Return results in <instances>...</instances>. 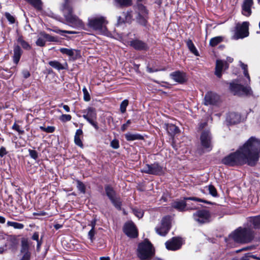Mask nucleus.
I'll return each mask as SVG.
<instances>
[{
    "instance_id": "obj_19",
    "label": "nucleus",
    "mask_w": 260,
    "mask_h": 260,
    "mask_svg": "<svg viewBox=\"0 0 260 260\" xmlns=\"http://www.w3.org/2000/svg\"><path fill=\"white\" fill-rule=\"evenodd\" d=\"M219 99L218 95L212 92H208L205 96L204 104L207 106L215 105Z\"/></svg>"
},
{
    "instance_id": "obj_17",
    "label": "nucleus",
    "mask_w": 260,
    "mask_h": 260,
    "mask_svg": "<svg viewBox=\"0 0 260 260\" xmlns=\"http://www.w3.org/2000/svg\"><path fill=\"white\" fill-rule=\"evenodd\" d=\"M254 5L253 0H244L242 6V14L246 16L249 17L252 14L251 9Z\"/></svg>"
},
{
    "instance_id": "obj_20",
    "label": "nucleus",
    "mask_w": 260,
    "mask_h": 260,
    "mask_svg": "<svg viewBox=\"0 0 260 260\" xmlns=\"http://www.w3.org/2000/svg\"><path fill=\"white\" fill-rule=\"evenodd\" d=\"M229 68V64L225 61L217 60L215 74L219 78L221 77V72Z\"/></svg>"
},
{
    "instance_id": "obj_33",
    "label": "nucleus",
    "mask_w": 260,
    "mask_h": 260,
    "mask_svg": "<svg viewBox=\"0 0 260 260\" xmlns=\"http://www.w3.org/2000/svg\"><path fill=\"white\" fill-rule=\"evenodd\" d=\"M29 245L27 241H23L21 243V252L24 253L23 255H25L26 254L28 255L29 258H30V254L28 251Z\"/></svg>"
},
{
    "instance_id": "obj_29",
    "label": "nucleus",
    "mask_w": 260,
    "mask_h": 260,
    "mask_svg": "<svg viewBox=\"0 0 260 260\" xmlns=\"http://www.w3.org/2000/svg\"><path fill=\"white\" fill-rule=\"evenodd\" d=\"M131 4V0H114V5L119 8L127 7Z\"/></svg>"
},
{
    "instance_id": "obj_3",
    "label": "nucleus",
    "mask_w": 260,
    "mask_h": 260,
    "mask_svg": "<svg viewBox=\"0 0 260 260\" xmlns=\"http://www.w3.org/2000/svg\"><path fill=\"white\" fill-rule=\"evenodd\" d=\"M234 241L239 243H248L254 238V231L250 227H239L230 235Z\"/></svg>"
},
{
    "instance_id": "obj_44",
    "label": "nucleus",
    "mask_w": 260,
    "mask_h": 260,
    "mask_svg": "<svg viewBox=\"0 0 260 260\" xmlns=\"http://www.w3.org/2000/svg\"><path fill=\"white\" fill-rule=\"evenodd\" d=\"M128 104V101L127 100H124L123 101L120 107V111L122 113H124L126 111V109Z\"/></svg>"
},
{
    "instance_id": "obj_54",
    "label": "nucleus",
    "mask_w": 260,
    "mask_h": 260,
    "mask_svg": "<svg viewBox=\"0 0 260 260\" xmlns=\"http://www.w3.org/2000/svg\"><path fill=\"white\" fill-rule=\"evenodd\" d=\"M7 154V151L4 147H1L0 148V157H3Z\"/></svg>"
},
{
    "instance_id": "obj_15",
    "label": "nucleus",
    "mask_w": 260,
    "mask_h": 260,
    "mask_svg": "<svg viewBox=\"0 0 260 260\" xmlns=\"http://www.w3.org/2000/svg\"><path fill=\"white\" fill-rule=\"evenodd\" d=\"M182 244V239L179 237H173L165 243L166 248L173 251L179 249Z\"/></svg>"
},
{
    "instance_id": "obj_5",
    "label": "nucleus",
    "mask_w": 260,
    "mask_h": 260,
    "mask_svg": "<svg viewBox=\"0 0 260 260\" xmlns=\"http://www.w3.org/2000/svg\"><path fill=\"white\" fill-rule=\"evenodd\" d=\"M154 254L152 244L148 241L139 244L138 248V256L141 260L150 258Z\"/></svg>"
},
{
    "instance_id": "obj_63",
    "label": "nucleus",
    "mask_w": 260,
    "mask_h": 260,
    "mask_svg": "<svg viewBox=\"0 0 260 260\" xmlns=\"http://www.w3.org/2000/svg\"><path fill=\"white\" fill-rule=\"evenodd\" d=\"M6 221V219L4 217L0 216V223H4Z\"/></svg>"
},
{
    "instance_id": "obj_31",
    "label": "nucleus",
    "mask_w": 260,
    "mask_h": 260,
    "mask_svg": "<svg viewBox=\"0 0 260 260\" xmlns=\"http://www.w3.org/2000/svg\"><path fill=\"white\" fill-rule=\"evenodd\" d=\"M59 51L63 54H66L70 57H72L75 55V52L78 51L73 49L61 48L59 49Z\"/></svg>"
},
{
    "instance_id": "obj_22",
    "label": "nucleus",
    "mask_w": 260,
    "mask_h": 260,
    "mask_svg": "<svg viewBox=\"0 0 260 260\" xmlns=\"http://www.w3.org/2000/svg\"><path fill=\"white\" fill-rule=\"evenodd\" d=\"M226 121L230 124H235L240 122V116L235 112L230 113L226 116Z\"/></svg>"
},
{
    "instance_id": "obj_1",
    "label": "nucleus",
    "mask_w": 260,
    "mask_h": 260,
    "mask_svg": "<svg viewBox=\"0 0 260 260\" xmlns=\"http://www.w3.org/2000/svg\"><path fill=\"white\" fill-rule=\"evenodd\" d=\"M260 153V140L251 137L236 152L222 159L223 164L234 166L247 164L253 166L257 161Z\"/></svg>"
},
{
    "instance_id": "obj_61",
    "label": "nucleus",
    "mask_w": 260,
    "mask_h": 260,
    "mask_svg": "<svg viewBox=\"0 0 260 260\" xmlns=\"http://www.w3.org/2000/svg\"><path fill=\"white\" fill-rule=\"evenodd\" d=\"M37 248L38 250H39L40 247L42 244V241H41V240H38V241H37Z\"/></svg>"
},
{
    "instance_id": "obj_21",
    "label": "nucleus",
    "mask_w": 260,
    "mask_h": 260,
    "mask_svg": "<svg viewBox=\"0 0 260 260\" xmlns=\"http://www.w3.org/2000/svg\"><path fill=\"white\" fill-rule=\"evenodd\" d=\"M130 45L138 50H146L148 48V46L145 43L139 40H134L131 41Z\"/></svg>"
},
{
    "instance_id": "obj_56",
    "label": "nucleus",
    "mask_w": 260,
    "mask_h": 260,
    "mask_svg": "<svg viewBox=\"0 0 260 260\" xmlns=\"http://www.w3.org/2000/svg\"><path fill=\"white\" fill-rule=\"evenodd\" d=\"M59 107H62L64 110L67 112H69L70 111V109L68 105H63V104H61L60 105H59Z\"/></svg>"
},
{
    "instance_id": "obj_10",
    "label": "nucleus",
    "mask_w": 260,
    "mask_h": 260,
    "mask_svg": "<svg viewBox=\"0 0 260 260\" xmlns=\"http://www.w3.org/2000/svg\"><path fill=\"white\" fill-rule=\"evenodd\" d=\"M230 89L234 95L249 96L252 94V90L250 86L244 87L235 81L230 83Z\"/></svg>"
},
{
    "instance_id": "obj_55",
    "label": "nucleus",
    "mask_w": 260,
    "mask_h": 260,
    "mask_svg": "<svg viewBox=\"0 0 260 260\" xmlns=\"http://www.w3.org/2000/svg\"><path fill=\"white\" fill-rule=\"evenodd\" d=\"M39 235L38 232H35L32 236V239L34 240H35L36 241L39 240Z\"/></svg>"
},
{
    "instance_id": "obj_47",
    "label": "nucleus",
    "mask_w": 260,
    "mask_h": 260,
    "mask_svg": "<svg viewBox=\"0 0 260 260\" xmlns=\"http://www.w3.org/2000/svg\"><path fill=\"white\" fill-rule=\"evenodd\" d=\"M72 116L69 114H62L59 118L61 121L66 122L71 120Z\"/></svg>"
},
{
    "instance_id": "obj_27",
    "label": "nucleus",
    "mask_w": 260,
    "mask_h": 260,
    "mask_svg": "<svg viewBox=\"0 0 260 260\" xmlns=\"http://www.w3.org/2000/svg\"><path fill=\"white\" fill-rule=\"evenodd\" d=\"M83 132L81 129H78L74 136V142L77 146L83 147V145L81 139V136H82Z\"/></svg>"
},
{
    "instance_id": "obj_43",
    "label": "nucleus",
    "mask_w": 260,
    "mask_h": 260,
    "mask_svg": "<svg viewBox=\"0 0 260 260\" xmlns=\"http://www.w3.org/2000/svg\"><path fill=\"white\" fill-rule=\"evenodd\" d=\"M53 31L57 34H60L61 35H63V33H66L68 34H75L77 32L74 31H70V30H61L59 29H55L53 30Z\"/></svg>"
},
{
    "instance_id": "obj_53",
    "label": "nucleus",
    "mask_w": 260,
    "mask_h": 260,
    "mask_svg": "<svg viewBox=\"0 0 260 260\" xmlns=\"http://www.w3.org/2000/svg\"><path fill=\"white\" fill-rule=\"evenodd\" d=\"M55 128L52 126H48L46 127V132L48 133H52L55 131Z\"/></svg>"
},
{
    "instance_id": "obj_50",
    "label": "nucleus",
    "mask_w": 260,
    "mask_h": 260,
    "mask_svg": "<svg viewBox=\"0 0 260 260\" xmlns=\"http://www.w3.org/2000/svg\"><path fill=\"white\" fill-rule=\"evenodd\" d=\"M28 152H29V154L30 156L32 158H33L34 159H37L38 158V152L36 150L29 149Z\"/></svg>"
},
{
    "instance_id": "obj_26",
    "label": "nucleus",
    "mask_w": 260,
    "mask_h": 260,
    "mask_svg": "<svg viewBox=\"0 0 260 260\" xmlns=\"http://www.w3.org/2000/svg\"><path fill=\"white\" fill-rule=\"evenodd\" d=\"M48 63L51 67L58 71L65 70L68 67L67 63H65L64 64H62L57 60L50 61Z\"/></svg>"
},
{
    "instance_id": "obj_59",
    "label": "nucleus",
    "mask_w": 260,
    "mask_h": 260,
    "mask_svg": "<svg viewBox=\"0 0 260 260\" xmlns=\"http://www.w3.org/2000/svg\"><path fill=\"white\" fill-rule=\"evenodd\" d=\"M249 253H246L243 256H242L240 260H249Z\"/></svg>"
},
{
    "instance_id": "obj_32",
    "label": "nucleus",
    "mask_w": 260,
    "mask_h": 260,
    "mask_svg": "<svg viewBox=\"0 0 260 260\" xmlns=\"http://www.w3.org/2000/svg\"><path fill=\"white\" fill-rule=\"evenodd\" d=\"M186 45L191 52L196 56L199 55L198 51L191 40H188L186 41Z\"/></svg>"
},
{
    "instance_id": "obj_16",
    "label": "nucleus",
    "mask_w": 260,
    "mask_h": 260,
    "mask_svg": "<svg viewBox=\"0 0 260 260\" xmlns=\"http://www.w3.org/2000/svg\"><path fill=\"white\" fill-rule=\"evenodd\" d=\"M124 233L129 237L136 238L138 236V232L135 225L132 222L125 224L123 228Z\"/></svg>"
},
{
    "instance_id": "obj_48",
    "label": "nucleus",
    "mask_w": 260,
    "mask_h": 260,
    "mask_svg": "<svg viewBox=\"0 0 260 260\" xmlns=\"http://www.w3.org/2000/svg\"><path fill=\"white\" fill-rule=\"evenodd\" d=\"M83 92L84 94V100L86 102H88L90 100V96L85 87L83 89Z\"/></svg>"
},
{
    "instance_id": "obj_7",
    "label": "nucleus",
    "mask_w": 260,
    "mask_h": 260,
    "mask_svg": "<svg viewBox=\"0 0 260 260\" xmlns=\"http://www.w3.org/2000/svg\"><path fill=\"white\" fill-rule=\"evenodd\" d=\"M249 24V22L247 21H244L242 23H237L233 30L234 35L232 39L237 40L248 36Z\"/></svg>"
},
{
    "instance_id": "obj_41",
    "label": "nucleus",
    "mask_w": 260,
    "mask_h": 260,
    "mask_svg": "<svg viewBox=\"0 0 260 260\" xmlns=\"http://www.w3.org/2000/svg\"><path fill=\"white\" fill-rule=\"evenodd\" d=\"M133 212L138 218H142L144 215V211L138 208H134L133 209Z\"/></svg>"
},
{
    "instance_id": "obj_64",
    "label": "nucleus",
    "mask_w": 260,
    "mask_h": 260,
    "mask_svg": "<svg viewBox=\"0 0 260 260\" xmlns=\"http://www.w3.org/2000/svg\"><path fill=\"white\" fill-rule=\"evenodd\" d=\"M100 260H110V258L108 256H107V257L103 256V257H101L100 258Z\"/></svg>"
},
{
    "instance_id": "obj_30",
    "label": "nucleus",
    "mask_w": 260,
    "mask_h": 260,
    "mask_svg": "<svg viewBox=\"0 0 260 260\" xmlns=\"http://www.w3.org/2000/svg\"><path fill=\"white\" fill-rule=\"evenodd\" d=\"M17 42L22 46V47L26 50L31 49V47L29 43L23 40L22 36H19L17 39Z\"/></svg>"
},
{
    "instance_id": "obj_35",
    "label": "nucleus",
    "mask_w": 260,
    "mask_h": 260,
    "mask_svg": "<svg viewBox=\"0 0 260 260\" xmlns=\"http://www.w3.org/2000/svg\"><path fill=\"white\" fill-rule=\"evenodd\" d=\"M223 41V38L221 36H217L210 39L209 44L212 47H215Z\"/></svg>"
},
{
    "instance_id": "obj_2",
    "label": "nucleus",
    "mask_w": 260,
    "mask_h": 260,
    "mask_svg": "<svg viewBox=\"0 0 260 260\" xmlns=\"http://www.w3.org/2000/svg\"><path fill=\"white\" fill-rule=\"evenodd\" d=\"M108 21L106 18L101 15L91 16L88 18L87 26L100 34L109 36L110 33L108 31L106 25Z\"/></svg>"
},
{
    "instance_id": "obj_9",
    "label": "nucleus",
    "mask_w": 260,
    "mask_h": 260,
    "mask_svg": "<svg viewBox=\"0 0 260 260\" xmlns=\"http://www.w3.org/2000/svg\"><path fill=\"white\" fill-rule=\"evenodd\" d=\"M105 191L106 196L110 200L113 206L118 210L121 209L122 202L120 198L117 196L116 192L113 187L109 185H105Z\"/></svg>"
},
{
    "instance_id": "obj_24",
    "label": "nucleus",
    "mask_w": 260,
    "mask_h": 260,
    "mask_svg": "<svg viewBox=\"0 0 260 260\" xmlns=\"http://www.w3.org/2000/svg\"><path fill=\"white\" fill-rule=\"evenodd\" d=\"M125 139L127 141H133L135 140H143V137L138 133H127L124 135Z\"/></svg>"
},
{
    "instance_id": "obj_8",
    "label": "nucleus",
    "mask_w": 260,
    "mask_h": 260,
    "mask_svg": "<svg viewBox=\"0 0 260 260\" xmlns=\"http://www.w3.org/2000/svg\"><path fill=\"white\" fill-rule=\"evenodd\" d=\"M136 19L140 24L146 26L149 18V11L142 4H138L136 7Z\"/></svg>"
},
{
    "instance_id": "obj_46",
    "label": "nucleus",
    "mask_w": 260,
    "mask_h": 260,
    "mask_svg": "<svg viewBox=\"0 0 260 260\" xmlns=\"http://www.w3.org/2000/svg\"><path fill=\"white\" fill-rule=\"evenodd\" d=\"M36 45L40 47H43L46 44V41L45 40V39L43 37L40 36L39 38L37 39L36 42Z\"/></svg>"
},
{
    "instance_id": "obj_4",
    "label": "nucleus",
    "mask_w": 260,
    "mask_h": 260,
    "mask_svg": "<svg viewBox=\"0 0 260 260\" xmlns=\"http://www.w3.org/2000/svg\"><path fill=\"white\" fill-rule=\"evenodd\" d=\"M188 200L209 204V202L197 197H185L184 198L183 200L176 201L172 203V207L180 212H183L188 210L196 209L197 208L196 206L193 205L190 206L189 204L186 203V201Z\"/></svg>"
},
{
    "instance_id": "obj_52",
    "label": "nucleus",
    "mask_w": 260,
    "mask_h": 260,
    "mask_svg": "<svg viewBox=\"0 0 260 260\" xmlns=\"http://www.w3.org/2000/svg\"><path fill=\"white\" fill-rule=\"evenodd\" d=\"M131 123V120H127L126 122L125 123L123 124L121 126V131H122V132L125 131L126 129V128H127V127L128 125L129 124H130Z\"/></svg>"
},
{
    "instance_id": "obj_57",
    "label": "nucleus",
    "mask_w": 260,
    "mask_h": 260,
    "mask_svg": "<svg viewBox=\"0 0 260 260\" xmlns=\"http://www.w3.org/2000/svg\"><path fill=\"white\" fill-rule=\"evenodd\" d=\"M165 69H161V70H157V69H156V70H153L152 68H149V67H147V71L149 73H153V72H157V71H164Z\"/></svg>"
},
{
    "instance_id": "obj_18",
    "label": "nucleus",
    "mask_w": 260,
    "mask_h": 260,
    "mask_svg": "<svg viewBox=\"0 0 260 260\" xmlns=\"http://www.w3.org/2000/svg\"><path fill=\"white\" fill-rule=\"evenodd\" d=\"M170 77L175 82L181 84L185 82L187 79L186 74L180 71L171 73Z\"/></svg>"
},
{
    "instance_id": "obj_23",
    "label": "nucleus",
    "mask_w": 260,
    "mask_h": 260,
    "mask_svg": "<svg viewBox=\"0 0 260 260\" xmlns=\"http://www.w3.org/2000/svg\"><path fill=\"white\" fill-rule=\"evenodd\" d=\"M14 54L13 56V61L15 64H17L19 61L20 58L22 54V50L20 47L17 45L14 46Z\"/></svg>"
},
{
    "instance_id": "obj_39",
    "label": "nucleus",
    "mask_w": 260,
    "mask_h": 260,
    "mask_svg": "<svg viewBox=\"0 0 260 260\" xmlns=\"http://www.w3.org/2000/svg\"><path fill=\"white\" fill-rule=\"evenodd\" d=\"M240 63L241 67L243 70V73L245 76L247 77V78L248 80V82H249L250 81V79L248 72L247 66L244 64V63L242 62L241 61H240Z\"/></svg>"
},
{
    "instance_id": "obj_62",
    "label": "nucleus",
    "mask_w": 260,
    "mask_h": 260,
    "mask_svg": "<svg viewBox=\"0 0 260 260\" xmlns=\"http://www.w3.org/2000/svg\"><path fill=\"white\" fill-rule=\"evenodd\" d=\"M62 227V225L60 224H56L54 225V228L56 230H58Z\"/></svg>"
},
{
    "instance_id": "obj_49",
    "label": "nucleus",
    "mask_w": 260,
    "mask_h": 260,
    "mask_svg": "<svg viewBox=\"0 0 260 260\" xmlns=\"http://www.w3.org/2000/svg\"><path fill=\"white\" fill-rule=\"evenodd\" d=\"M110 146L114 149H118L119 147V143L118 140L115 139L110 143Z\"/></svg>"
},
{
    "instance_id": "obj_36",
    "label": "nucleus",
    "mask_w": 260,
    "mask_h": 260,
    "mask_svg": "<svg viewBox=\"0 0 260 260\" xmlns=\"http://www.w3.org/2000/svg\"><path fill=\"white\" fill-rule=\"evenodd\" d=\"M40 36H41V37H43L45 39V40H46V41H47L48 42H57V39L56 38L53 37L45 32H41L40 33Z\"/></svg>"
},
{
    "instance_id": "obj_58",
    "label": "nucleus",
    "mask_w": 260,
    "mask_h": 260,
    "mask_svg": "<svg viewBox=\"0 0 260 260\" xmlns=\"http://www.w3.org/2000/svg\"><path fill=\"white\" fill-rule=\"evenodd\" d=\"M23 76L24 78H27L30 76V73L28 71H23L22 72Z\"/></svg>"
},
{
    "instance_id": "obj_12",
    "label": "nucleus",
    "mask_w": 260,
    "mask_h": 260,
    "mask_svg": "<svg viewBox=\"0 0 260 260\" xmlns=\"http://www.w3.org/2000/svg\"><path fill=\"white\" fill-rule=\"evenodd\" d=\"M211 135L208 130L203 131L201 135L200 140L202 148L207 152L210 151L213 147Z\"/></svg>"
},
{
    "instance_id": "obj_34",
    "label": "nucleus",
    "mask_w": 260,
    "mask_h": 260,
    "mask_svg": "<svg viewBox=\"0 0 260 260\" xmlns=\"http://www.w3.org/2000/svg\"><path fill=\"white\" fill-rule=\"evenodd\" d=\"M33 6L36 9L41 10L42 8V3L41 0H25Z\"/></svg>"
},
{
    "instance_id": "obj_14",
    "label": "nucleus",
    "mask_w": 260,
    "mask_h": 260,
    "mask_svg": "<svg viewBox=\"0 0 260 260\" xmlns=\"http://www.w3.org/2000/svg\"><path fill=\"white\" fill-rule=\"evenodd\" d=\"M194 219L199 223H206L210 221L211 215L209 211L201 210L193 213Z\"/></svg>"
},
{
    "instance_id": "obj_13",
    "label": "nucleus",
    "mask_w": 260,
    "mask_h": 260,
    "mask_svg": "<svg viewBox=\"0 0 260 260\" xmlns=\"http://www.w3.org/2000/svg\"><path fill=\"white\" fill-rule=\"evenodd\" d=\"M141 172L154 175H160L164 173L162 167L160 166L158 163L145 165L141 170Z\"/></svg>"
},
{
    "instance_id": "obj_45",
    "label": "nucleus",
    "mask_w": 260,
    "mask_h": 260,
    "mask_svg": "<svg viewBox=\"0 0 260 260\" xmlns=\"http://www.w3.org/2000/svg\"><path fill=\"white\" fill-rule=\"evenodd\" d=\"M5 16L8 20V21L9 22L10 24H13L15 22V17L12 15L11 14H10L8 12H6L5 13Z\"/></svg>"
},
{
    "instance_id": "obj_38",
    "label": "nucleus",
    "mask_w": 260,
    "mask_h": 260,
    "mask_svg": "<svg viewBox=\"0 0 260 260\" xmlns=\"http://www.w3.org/2000/svg\"><path fill=\"white\" fill-rule=\"evenodd\" d=\"M208 191L210 194L214 197H216L217 196V192L215 187L212 185H209L205 187Z\"/></svg>"
},
{
    "instance_id": "obj_37",
    "label": "nucleus",
    "mask_w": 260,
    "mask_h": 260,
    "mask_svg": "<svg viewBox=\"0 0 260 260\" xmlns=\"http://www.w3.org/2000/svg\"><path fill=\"white\" fill-rule=\"evenodd\" d=\"M7 224L8 226H12L15 229H22L24 227L22 223L14 221H8Z\"/></svg>"
},
{
    "instance_id": "obj_60",
    "label": "nucleus",
    "mask_w": 260,
    "mask_h": 260,
    "mask_svg": "<svg viewBox=\"0 0 260 260\" xmlns=\"http://www.w3.org/2000/svg\"><path fill=\"white\" fill-rule=\"evenodd\" d=\"M28 255L26 254L25 255H23L20 260H29Z\"/></svg>"
},
{
    "instance_id": "obj_28",
    "label": "nucleus",
    "mask_w": 260,
    "mask_h": 260,
    "mask_svg": "<svg viewBox=\"0 0 260 260\" xmlns=\"http://www.w3.org/2000/svg\"><path fill=\"white\" fill-rule=\"evenodd\" d=\"M166 129L168 133L171 136H174L179 132V128L173 124H168L166 125Z\"/></svg>"
},
{
    "instance_id": "obj_6",
    "label": "nucleus",
    "mask_w": 260,
    "mask_h": 260,
    "mask_svg": "<svg viewBox=\"0 0 260 260\" xmlns=\"http://www.w3.org/2000/svg\"><path fill=\"white\" fill-rule=\"evenodd\" d=\"M82 117L89 123H90L96 130H98L99 127L97 122V112L95 108L88 107L86 109L82 110Z\"/></svg>"
},
{
    "instance_id": "obj_11",
    "label": "nucleus",
    "mask_w": 260,
    "mask_h": 260,
    "mask_svg": "<svg viewBox=\"0 0 260 260\" xmlns=\"http://www.w3.org/2000/svg\"><path fill=\"white\" fill-rule=\"evenodd\" d=\"M171 216L169 215L164 217L160 222L155 228L156 233L161 236H165L171 228Z\"/></svg>"
},
{
    "instance_id": "obj_40",
    "label": "nucleus",
    "mask_w": 260,
    "mask_h": 260,
    "mask_svg": "<svg viewBox=\"0 0 260 260\" xmlns=\"http://www.w3.org/2000/svg\"><path fill=\"white\" fill-rule=\"evenodd\" d=\"M77 187L81 193H85L86 187L85 185L81 181L78 180H77Z\"/></svg>"
},
{
    "instance_id": "obj_51",
    "label": "nucleus",
    "mask_w": 260,
    "mask_h": 260,
    "mask_svg": "<svg viewBox=\"0 0 260 260\" xmlns=\"http://www.w3.org/2000/svg\"><path fill=\"white\" fill-rule=\"evenodd\" d=\"M12 129L18 132L20 134H23L24 131L20 129V126L15 123L12 126Z\"/></svg>"
},
{
    "instance_id": "obj_25",
    "label": "nucleus",
    "mask_w": 260,
    "mask_h": 260,
    "mask_svg": "<svg viewBox=\"0 0 260 260\" xmlns=\"http://www.w3.org/2000/svg\"><path fill=\"white\" fill-rule=\"evenodd\" d=\"M248 222L250 225H252L253 228L260 229V215L249 217Z\"/></svg>"
},
{
    "instance_id": "obj_42",
    "label": "nucleus",
    "mask_w": 260,
    "mask_h": 260,
    "mask_svg": "<svg viewBox=\"0 0 260 260\" xmlns=\"http://www.w3.org/2000/svg\"><path fill=\"white\" fill-rule=\"evenodd\" d=\"M95 222H92L91 223L92 228L88 232V237L91 240V241H92L94 238V236L95 234V231H94V226H95Z\"/></svg>"
}]
</instances>
